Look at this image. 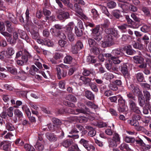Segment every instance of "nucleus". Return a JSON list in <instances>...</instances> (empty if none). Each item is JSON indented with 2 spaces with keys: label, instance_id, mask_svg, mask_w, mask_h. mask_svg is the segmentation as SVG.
<instances>
[{
  "label": "nucleus",
  "instance_id": "f257e3e1",
  "mask_svg": "<svg viewBox=\"0 0 151 151\" xmlns=\"http://www.w3.org/2000/svg\"><path fill=\"white\" fill-rule=\"evenodd\" d=\"M74 6L75 7L74 10L76 13V16L83 20L84 19L86 20H88V18L83 13L82 9L78 4H74Z\"/></svg>",
  "mask_w": 151,
  "mask_h": 151
},
{
  "label": "nucleus",
  "instance_id": "69168bd1",
  "mask_svg": "<svg viewBox=\"0 0 151 151\" xmlns=\"http://www.w3.org/2000/svg\"><path fill=\"white\" fill-rule=\"evenodd\" d=\"M68 150L69 151H81L77 145H72L70 148H69Z\"/></svg>",
  "mask_w": 151,
  "mask_h": 151
},
{
  "label": "nucleus",
  "instance_id": "4468645a",
  "mask_svg": "<svg viewBox=\"0 0 151 151\" xmlns=\"http://www.w3.org/2000/svg\"><path fill=\"white\" fill-rule=\"evenodd\" d=\"M4 36L6 38L7 42H9L10 44H14L16 42V40L14 38L13 39H12V34L8 32Z\"/></svg>",
  "mask_w": 151,
  "mask_h": 151
},
{
  "label": "nucleus",
  "instance_id": "9b49d317",
  "mask_svg": "<svg viewBox=\"0 0 151 151\" xmlns=\"http://www.w3.org/2000/svg\"><path fill=\"white\" fill-rule=\"evenodd\" d=\"M73 143L72 139H69L64 140L62 142L61 144L63 147L65 148H68L72 145Z\"/></svg>",
  "mask_w": 151,
  "mask_h": 151
},
{
  "label": "nucleus",
  "instance_id": "423d86ee",
  "mask_svg": "<svg viewBox=\"0 0 151 151\" xmlns=\"http://www.w3.org/2000/svg\"><path fill=\"white\" fill-rule=\"evenodd\" d=\"M127 85L129 88L132 90L134 93L136 94L137 96L142 94L141 91L137 85L134 86L133 84H130L129 85L127 83Z\"/></svg>",
  "mask_w": 151,
  "mask_h": 151
},
{
  "label": "nucleus",
  "instance_id": "9d476101",
  "mask_svg": "<svg viewBox=\"0 0 151 151\" xmlns=\"http://www.w3.org/2000/svg\"><path fill=\"white\" fill-rule=\"evenodd\" d=\"M52 121L54 124L53 126L55 127L57 129H59L61 124L60 121L58 119L54 117L52 118Z\"/></svg>",
  "mask_w": 151,
  "mask_h": 151
},
{
  "label": "nucleus",
  "instance_id": "58836bf2",
  "mask_svg": "<svg viewBox=\"0 0 151 151\" xmlns=\"http://www.w3.org/2000/svg\"><path fill=\"white\" fill-rule=\"evenodd\" d=\"M56 70V74L58 79H60L62 78V70H61L60 68L57 66L55 68Z\"/></svg>",
  "mask_w": 151,
  "mask_h": 151
},
{
  "label": "nucleus",
  "instance_id": "c85d7f7f",
  "mask_svg": "<svg viewBox=\"0 0 151 151\" xmlns=\"http://www.w3.org/2000/svg\"><path fill=\"white\" fill-rule=\"evenodd\" d=\"M73 58L70 55H67L64 58V63L67 64H70L72 62Z\"/></svg>",
  "mask_w": 151,
  "mask_h": 151
},
{
  "label": "nucleus",
  "instance_id": "37998d69",
  "mask_svg": "<svg viewBox=\"0 0 151 151\" xmlns=\"http://www.w3.org/2000/svg\"><path fill=\"white\" fill-rule=\"evenodd\" d=\"M112 139L117 143L120 142V138L119 134L117 133L114 134Z\"/></svg>",
  "mask_w": 151,
  "mask_h": 151
},
{
  "label": "nucleus",
  "instance_id": "2f4dec72",
  "mask_svg": "<svg viewBox=\"0 0 151 151\" xmlns=\"http://www.w3.org/2000/svg\"><path fill=\"white\" fill-rule=\"evenodd\" d=\"M95 24L92 23L87 22L86 24V32L87 33H90L92 31L91 29H89V27H93L94 26Z\"/></svg>",
  "mask_w": 151,
  "mask_h": 151
},
{
  "label": "nucleus",
  "instance_id": "680f3d73",
  "mask_svg": "<svg viewBox=\"0 0 151 151\" xmlns=\"http://www.w3.org/2000/svg\"><path fill=\"white\" fill-rule=\"evenodd\" d=\"M43 134H39L37 142H39L41 143H45V141L43 139Z\"/></svg>",
  "mask_w": 151,
  "mask_h": 151
},
{
  "label": "nucleus",
  "instance_id": "1a4fd4ad",
  "mask_svg": "<svg viewBox=\"0 0 151 151\" xmlns=\"http://www.w3.org/2000/svg\"><path fill=\"white\" fill-rule=\"evenodd\" d=\"M126 53L128 55H132L136 53V51L133 49L132 46L130 45H128L125 46Z\"/></svg>",
  "mask_w": 151,
  "mask_h": 151
},
{
  "label": "nucleus",
  "instance_id": "2eb2a0df",
  "mask_svg": "<svg viewBox=\"0 0 151 151\" xmlns=\"http://www.w3.org/2000/svg\"><path fill=\"white\" fill-rule=\"evenodd\" d=\"M134 62L136 64H140L144 62V59L139 56H136L133 57Z\"/></svg>",
  "mask_w": 151,
  "mask_h": 151
},
{
  "label": "nucleus",
  "instance_id": "f8f14e48",
  "mask_svg": "<svg viewBox=\"0 0 151 151\" xmlns=\"http://www.w3.org/2000/svg\"><path fill=\"white\" fill-rule=\"evenodd\" d=\"M14 50L12 47H8L6 52L5 57L7 58H10L14 53Z\"/></svg>",
  "mask_w": 151,
  "mask_h": 151
},
{
  "label": "nucleus",
  "instance_id": "7ed1b4c3",
  "mask_svg": "<svg viewBox=\"0 0 151 151\" xmlns=\"http://www.w3.org/2000/svg\"><path fill=\"white\" fill-rule=\"evenodd\" d=\"M89 141L83 139H81L79 142L88 151H90L91 150H94V147L91 145L89 144Z\"/></svg>",
  "mask_w": 151,
  "mask_h": 151
},
{
  "label": "nucleus",
  "instance_id": "603ef678",
  "mask_svg": "<svg viewBox=\"0 0 151 151\" xmlns=\"http://www.w3.org/2000/svg\"><path fill=\"white\" fill-rule=\"evenodd\" d=\"M141 30L144 32H148L150 30V27L146 25H144L141 28Z\"/></svg>",
  "mask_w": 151,
  "mask_h": 151
},
{
  "label": "nucleus",
  "instance_id": "79ce46f5",
  "mask_svg": "<svg viewBox=\"0 0 151 151\" xmlns=\"http://www.w3.org/2000/svg\"><path fill=\"white\" fill-rule=\"evenodd\" d=\"M71 52L74 54H76L79 51L78 48L77 47L76 45H71Z\"/></svg>",
  "mask_w": 151,
  "mask_h": 151
},
{
  "label": "nucleus",
  "instance_id": "e433bc0d",
  "mask_svg": "<svg viewBox=\"0 0 151 151\" xmlns=\"http://www.w3.org/2000/svg\"><path fill=\"white\" fill-rule=\"evenodd\" d=\"M140 85L143 88L147 90H151V85L147 83H141Z\"/></svg>",
  "mask_w": 151,
  "mask_h": 151
},
{
  "label": "nucleus",
  "instance_id": "6e6d98bb",
  "mask_svg": "<svg viewBox=\"0 0 151 151\" xmlns=\"http://www.w3.org/2000/svg\"><path fill=\"white\" fill-rule=\"evenodd\" d=\"M141 39L144 41V43L145 45H147V44L149 43V38L147 35H145L142 37Z\"/></svg>",
  "mask_w": 151,
  "mask_h": 151
},
{
  "label": "nucleus",
  "instance_id": "bb28decb",
  "mask_svg": "<svg viewBox=\"0 0 151 151\" xmlns=\"http://www.w3.org/2000/svg\"><path fill=\"white\" fill-rule=\"evenodd\" d=\"M119 148L121 150H123L125 149L127 151H131V149L129 147L128 145L125 143H123L119 146Z\"/></svg>",
  "mask_w": 151,
  "mask_h": 151
},
{
  "label": "nucleus",
  "instance_id": "aec40b11",
  "mask_svg": "<svg viewBox=\"0 0 151 151\" xmlns=\"http://www.w3.org/2000/svg\"><path fill=\"white\" fill-rule=\"evenodd\" d=\"M132 45L134 48L135 49L142 50L143 48V46L142 44L137 42L134 41L132 42Z\"/></svg>",
  "mask_w": 151,
  "mask_h": 151
},
{
  "label": "nucleus",
  "instance_id": "a878e982",
  "mask_svg": "<svg viewBox=\"0 0 151 151\" xmlns=\"http://www.w3.org/2000/svg\"><path fill=\"white\" fill-rule=\"evenodd\" d=\"M118 110L120 112H126L128 110V107L126 105H119Z\"/></svg>",
  "mask_w": 151,
  "mask_h": 151
},
{
  "label": "nucleus",
  "instance_id": "13d9d810",
  "mask_svg": "<svg viewBox=\"0 0 151 151\" xmlns=\"http://www.w3.org/2000/svg\"><path fill=\"white\" fill-rule=\"evenodd\" d=\"M100 29V26L99 25L97 26L95 28L92 29V35H95L98 34L99 31Z\"/></svg>",
  "mask_w": 151,
  "mask_h": 151
},
{
  "label": "nucleus",
  "instance_id": "a18cd8bd",
  "mask_svg": "<svg viewBox=\"0 0 151 151\" xmlns=\"http://www.w3.org/2000/svg\"><path fill=\"white\" fill-rule=\"evenodd\" d=\"M63 54L60 52H58L55 53L53 56V58L56 60L60 59L63 58Z\"/></svg>",
  "mask_w": 151,
  "mask_h": 151
},
{
  "label": "nucleus",
  "instance_id": "338daca9",
  "mask_svg": "<svg viewBox=\"0 0 151 151\" xmlns=\"http://www.w3.org/2000/svg\"><path fill=\"white\" fill-rule=\"evenodd\" d=\"M135 141L136 142V144H138L141 146L144 147L145 146V144L141 139L139 138L138 139L135 140Z\"/></svg>",
  "mask_w": 151,
  "mask_h": 151
},
{
  "label": "nucleus",
  "instance_id": "4c0bfd02",
  "mask_svg": "<svg viewBox=\"0 0 151 151\" xmlns=\"http://www.w3.org/2000/svg\"><path fill=\"white\" fill-rule=\"evenodd\" d=\"M75 33L76 36L78 37L81 36L83 35V31L82 29H79L76 27H75Z\"/></svg>",
  "mask_w": 151,
  "mask_h": 151
},
{
  "label": "nucleus",
  "instance_id": "cd10ccee",
  "mask_svg": "<svg viewBox=\"0 0 151 151\" xmlns=\"http://www.w3.org/2000/svg\"><path fill=\"white\" fill-rule=\"evenodd\" d=\"M88 42L90 47H93L95 46H98V44L93 39L91 38H88Z\"/></svg>",
  "mask_w": 151,
  "mask_h": 151
},
{
  "label": "nucleus",
  "instance_id": "052dcab7",
  "mask_svg": "<svg viewBox=\"0 0 151 151\" xmlns=\"http://www.w3.org/2000/svg\"><path fill=\"white\" fill-rule=\"evenodd\" d=\"M111 53L115 56L121 55H122V53L120 50H114Z\"/></svg>",
  "mask_w": 151,
  "mask_h": 151
},
{
  "label": "nucleus",
  "instance_id": "ea45409f",
  "mask_svg": "<svg viewBox=\"0 0 151 151\" xmlns=\"http://www.w3.org/2000/svg\"><path fill=\"white\" fill-rule=\"evenodd\" d=\"M86 104L88 106L94 109H96L98 108V106L94 104L92 102L88 101L86 102Z\"/></svg>",
  "mask_w": 151,
  "mask_h": 151
},
{
  "label": "nucleus",
  "instance_id": "09e8293b",
  "mask_svg": "<svg viewBox=\"0 0 151 151\" xmlns=\"http://www.w3.org/2000/svg\"><path fill=\"white\" fill-rule=\"evenodd\" d=\"M128 122L132 126L135 127L139 125V123L138 121L136 120H128Z\"/></svg>",
  "mask_w": 151,
  "mask_h": 151
},
{
  "label": "nucleus",
  "instance_id": "5fc2aeb1",
  "mask_svg": "<svg viewBox=\"0 0 151 151\" xmlns=\"http://www.w3.org/2000/svg\"><path fill=\"white\" fill-rule=\"evenodd\" d=\"M68 38L70 42H73L75 39V36L72 32H68Z\"/></svg>",
  "mask_w": 151,
  "mask_h": 151
},
{
  "label": "nucleus",
  "instance_id": "4d7b16f0",
  "mask_svg": "<svg viewBox=\"0 0 151 151\" xmlns=\"http://www.w3.org/2000/svg\"><path fill=\"white\" fill-rule=\"evenodd\" d=\"M125 141L127 143H134L135 141V139L134 138L127 136L125 138Z\"/></svg>",
  "mask_w": 151,
  "mask_h": 151
},
{
  "label": "nucleus",
  "instance_id": "49530a36",
  "mask_svg": "<svg viewBox=\"0 0 151 151\" xmlns=\"http://www.w3.org/2000/svg\"><path fill=\"white\" fill-rule=\"evenodd\" d=\"M104 76L107 80H110L114 78V76L110 73H107L105 74Z\"/></svg>",
  "mask_w": 151,
  "mask_h": 151
},
{
  "label": "nucleus",
  "instance_id": "473e14b6",
  "mask_svg": "<svg viewBox=\"0 0 151 151\" xmlns=\"http://www.w3.org/2000/svg\"><path fill=\"white\" fill-rule=\"evenodd\" d=\"M126 24H124L122 25H119L118 26V28L122 31V32H125L127 31V28L129 26Z\"/></svg>",
  "mask_w": 151,
  "mask_h": 151
},
{
  "label": "nucleus",
  "instance_id": "8fccbe9b",
  "mask_svg": "<svg viewBox=\"0 0 151 151\" xmlns=\"http://www.w3.org/2000/svg\"><path fill=\"white\" fill-rule=\"evenodd\" d=\"M112 14L116 19H119L120 16V12L118 10H114L112 12Z\"/></svg>",
  "mask_w": 151,
  "mask_h": 151
},
{
  "label": "nucleus",
  "instance_id": "4be33fe9",
  "mask_svg": "<svg viewBox=\"0 0 151 151\" xmlns=\"http://www.w3.org/2000/svg\"><path fill=\"white\" fill-rule=\"evenodd\" d=\"M14 114L15 116L18 118L19 121H21V118L23 117L22 113L19 109H16L14 110Z\"/></svg>",
  "mask_w": 151,
  "mask_h": 151
},
{
  "label": "nucleus",
  "instance_id": "ddd939ff",
  "mask_svg": "<svg viewBox=\"0 0 151 151\" xmlns=\"http://www.w3.org/2000/svg\"><path fill=\"white\" fill-rule=\"evenodd\" d=\"M138 103L139 106L143 107L145 103V99L142 94L138 96Z\"/></svg>",
  "mask_w": 151,
  "mask_h": 151
},
{
  "label": "nucleus",
  "instance_id": "a211bd4d",
  "mask_svg": "<svg viewBox=\"0 0 151 151\" xmlns=\"http://www.w3.org/2000/svg\"><path fill=\"white\" fill-rule=\"evenodd\" d=\"M45 144L37 142L35 145V147L38 151H42L44 149V145Z\"/></svg>",
  "mask_w": 151,
  "mask_h": 151
},
{
  "label": "nucleus",
  "instance_id": "f03ea898",
  "mask_svg": "<svg viewBox=\"0 0 151 151\" xmlns=\"http://www.w3.org/2000/svg\"><path fill=\"white\" fill-rule=\"evenodd\" d=\"M128 102L129 107L131 111L138 114L141 113L139 108L137 106L136 103L134 101L129 99Z\"/></svg>",
  "mask_w": 151,
  "mask_h": 151
},
{
  "label": "nucleus",
  "instance_id": "c9c22d12",
  "mask_svg": "<svg viewBox=\"0 0 151 151\" xmlns=\"http://www.w3.org/2000/svg\"><path fill=\"white\" fill-rule=\"evenodd\" d=\"M136 78L139 82H141L144 79L143 74L142 73H139L136 75Z\"/></svg>",
  "mask_w": 151,
  "mask_h": 151
},
{
  "label": "nucleus",
  "instance_id": "b1692460",
  "mask_svg": "<svg viewBox=\"0 0 151 151\" xmlns=\"http://www.w3.org/2000/svg\"><path fill=\"white\" fill-rule=\"evenodd\" d=\"M94 125L97 126L99 128H102L107 126L106 123L102 122H96L92 123Z\"/></svg>",
  "mask_w": 151,
  "mask_h": 151
},
{
  "label": "nucleus",
  "instance_id": "7c9ffc66",
  "mask_svg": "<svg viewBox=\"0 0 151 151\" xmlns=\"http://www.w3.org/2000/svg\"><path fill=\"white\" fill-rule=\"evenodd\" d=\"M6 128L7 130L10 131H12L13 132H15V129L13 125L9 122L7 123L6 125Z\"/></svg>",
  "mask_w": 151,
  "mask_h": 151
},
{
  "label": "nucleus",
  "instance_id": "de8ad7c7",
  "mask_svg": "<svg viewBox=\"0 0 151 151\" xmlns=\"http://www.w3.org/2000/svg\"><path fill=\"white\" fill-rule=\"evenodd\" d=\"M119 99L118 100V105H126V101L121 96H119Z\"/></svg>",
  "mask_w": 151,
  "mask_h": 151
},
{
  "label": "nucleus",
  "instance_id": "864d4df0",
  "mask_svg": "<svg viewBox=\"0 0 151 151\" xmlns=\"http://www.w3.org/2000/svg\"><path fill=\"white\" fill-rule=\"evenodd\" d=\"M107 6L109 8L113 9L116 6V4L113 1H111L107 3Z\"/></svg>",
  "mask_w": 151,
  "mask_h": 151
},
{
  "label": "nucleus",
  "instance_id": "c756f323",
  "mask_svg": "<svg viewBox=\"0 0 151 151\" xmlns=\"http://www.w3.org/2000/svg\"><path fill=\"white\" fill-rule=\"evenodd\" d=\"M101 9L103 13L105 14L110 19L112 18V16L109 13L107 8L106 7L102 6L101 7Z\"/></svg>",
  "mask_w": 151,
  "mask_h": 151
},
{
  "label": "nucleus",
  "instance_id": "dca6fc26",
  "mask_svg": "<svg viewBox=\"0 0 151 151\" xmlns=\"http://www.w3.org/2000/svg\"><path fill=\"white\" fill-rule=\"evenodd\" d=\"M31 57L30 54L28 52H26L24 55L22 56V58L25 65L27 64L28 59L30 58Z\"/></svg>",
  "mask_w": 151,
  "mask_h": 151
},
{
  "label": "nucleus",
  "instance_id": "f3484780",
  "mask_svg": "<svg viewBox=\"0 0 151 151\" xmlns=\"http://www.w3.org/2000/svg\"><path fill=\"white\" fill-rule=\"evenodd\" d=\"M85 96L90 100H93L94 99V96L91 91L87 90L85 92Z\"/></svg>",
  "mask_w": 151,
  "mask_h": 151
},
{
  "label": "nucleus",
  "instance_id": "6ab92c4d",
  "mask_svg": "<svg viewBox=\"0 0 151 151\" xmlns=\"http://www.w3.org/2000/svg\"><path fill=\"white\" fill-rule=\"evenodd\" d=\"M55 36L59 37L60 40L63 39L65 40L66 39V37L65 35L61 31H57L56 32Z\"/></svg>",
  "mask_w": 151,
  "mask_h": 151
},
{
  "label": "nucleus",
  "instance_id": "774afa93",
  "mask_svg": "<svg viewBox=\"0 0 151 151\" xmlns=\"http://www.w3.org/2000/svg\"><path fill=\"white\" fill-rule=\"evenodd\" d=\"M93 38L95 40L99 41L102 39V37L101 34L99 33L98 34L92 35Z\"/></svg>",
  "mask_w": 151,
  "mask_h": 151
},
{
  "label": "nucleus",
  "instance_id": "3c124183",
  "mask_svg": "<svg viewBox=\"0 0 151 151\" xmlns=\"http://www.w3.org/2000/svg\"><path fill=\"white\" fill-rule=\"evenodd\" d=\"M61 1L65 4L66 6L69 7L71 9H72L73 8V4L70 3L69 0H61Z\"/></svg>",
  "mask_w": 151,
  "mask_h": 151
},
{
  "label": "nucleus",
  "instance_id": "6e6552de",
  "mask_svg": "<svg viewBox=\"0 0 151 151\" xmlns=\"http://www.w3.org/2000/svg\"><path fill=\"white\" fill-rule=\"evenodd\" d=\"M79 79L83 81V83L85 85L89 86L91 83V79L88 77L81 76L79 78Z\"/></svg>",
  "mask_w": 151,
  "mask_h": 151
},
{
  "label": "nucleus",
  "instance_id": "412c9836",
  "mask_svg": "<svg viewBox=\"0 0 151 151\" xmlns=\"http://www.w3.org/2000/svg\"><path fill=\"white\" fill-rule=\"evenodd\" d=\"M143 93L145 101L147 102H149L151 98L150 92L147 90H144Z\"/></svg>",
  "mask_w": 151,
  "mask_h": 151
},
{
  "label": "nucleus",
  "instance_id": "20e7f679",
  "mask_svg": "<svg viewBox=\"0 0 151 151\" xmlns=\"http://www.w3.org/2000/svg\"><path fill=\"white\" fill-rule=\"evenodd\" d=\"M127 67L128 66L127 64H123L121 67V71L125 78L126 81L130 78L129 73Z\"/></svg>",
  "mask_w": 151,
  "mask_h": 151
},
{
  "label": "nucleus",
  "instance_id": "f704fd0d",
  "mask_svg": "<svg viewBox=\"0 0 151 151\" xmlns=\"http://www.w3.org/2000/svg\"><path fill=\"white\" fill-rule=\"evenodd\" d=\"M38 70V69L37 68L36 66L34 65H32L29 70V73L31 75H34L35 74V73L37 72Z\"/></svg>",
  "mask_w": 151,
  "mask_h": 151
},
{
  "label": "nucleus",
  "instance_id": "a19ab883",
  "mask_svg": "<svg viewBox=\"0 0 151 151\" xmlns=\"http://www.w3.org/2000/svg\"><path fill=\"white\" fill-rule=\"evenodd\" d=\"M110 22L108 19H106L104 21V22L101 24V27L103 28H108L110 24Z\"/></svg>",
  "mask_w": 151,
  "mask_h": 151
},
{
  "label": "nucleus",
  "instance_id": "39448f33",
  "mask_svg": "<svg viewBox=\"0 0 151 151\" xmlns=\"http://www.w3.org/2000/svg\"><path fill=\"white\" fill-rule=\"evenodd\" d=\"M36 40L37 42L38 43L47 45L48 47H52L54 45L52 41L47 38H45L44 40H42L38 38Z\"/></svg>",
  "mask_w": 151,
  "mask_h": 151
},
{
  "label": "nucleus",
  "instance_id": "5701e85b",
  "mask_svg": "<svg viewBox=\"0 0 151 151\" xmlns=\"http://www.w3.org/2000/svg\"><path fill=\"white\" fill-rule=\"evenodd\" d=\"M108 142L109 146L110 147L114 148L117 147V143L112 138H109L108 139Z\"/></svg>",
  "mask_w": 151,
  "mask_h": 151
},
{
  "label": "nucleus",
  "instance_id": "c03bdc74",
  "mask_svg": "<svg viewBox=\"0 0 151 151\" xmlns=\"http://www.w3.org/2000/svg\"><path fill=\"white\" fill-rule=\"evenodd\" d=\"M5 26L3 24L0 25V33L3 36L6 34L8 32L5 31Z\"/></svg>",
  "mask_w": 151,
  "mask_h": 151
},
{
  "label": "nucleus",
  "instance_id": "bf43d9fd",
  "mask_svg": "<svg viewBox=\"0 0 151 151\" xmlns=\"http://www.w3.org/2000/svg\"><path fill=\"white\" fill-rule=\"evenodd\" d=\"M78 119L79 122L81 123H85L88 121V119L85 116H80L78 118Z\"/></svg>",
  "mask_w": 151,
  "mask_h": 151
},
{
  "label": "nucleus",
  "instance_id": "72a5a7b5",
  "mask_svg": "<svg viewBox=\"0 0 151 151\" xmlns=\"http://www.w3.org/2000/svg\"><path fill=\"white\" fill-rule=\"evenodd\" d=\"M65 99L66 100L73 102H75L77 101L76 98L74 96L70 94L67 95Z\"/></svg>",
  "mask_w": 151,
  "mask_h": 151
},
{
  "label": "nucleus",
  "instance_id": "e2e57ef3",
  "mask_svg": "<svg viewBox=\"0 0 151 151\" xmlns=\"http://www.w3.org/2000/svg\"><path fill=\"white\" fill-rule=\"evenodd\" d=\"M9 19L13 23L16 24L17 23V22L16 21L14 16L12 14H10L9 15Z\"/></svg>",
  "mask_w": 151,
  "mask_h": 151
},
{
  "label": "nucleus",
  "instance_id": "0e129e2a",
  "mask_svg": "<svg viewBox=\"0 0 151 151\" xmlns=\"http://www.w3.org/2000/svg\"><path fill=\"white\" fill-rule=\"evenodd\" d=\"M89 86L94 91L97 92L98 91V89L95 83H91Z\"/></svg>",
  "mask_w": 151,
  "mask_h": 151
},
{
  "label": "nucleus",
  "instance_id": "393cba45",
  "mask_svg": "<svg viewBox=\"0 0 151 151\" xmlns=\"http://www.w3.org/2000/svg\"><path fill=\"white\" fill-rule=\"evenodd\" d=\"M90 51L95 55H97L99 54L100 53L99 45L95 46L92 47L90 49Z\"/></svg>",
  "mask_w": 151,
  "mask_h": 151
},
{
  "label": "nucleus",
  "instance_id": "0eeeda50",
  "mask_svg": "<svg viewBox=\"0 0 151 151\" xmlns=\"http://www.w3.org/2000/svg\"><path fill=\"white\" fill-rule=\"evenodd\" d=\"M46 137L51 142H54L57 140V136L54 133L47 132L45 134Z\"/></svg>",
  "mask_w": 151,
  "mask_h": 151
}]
</instances>
